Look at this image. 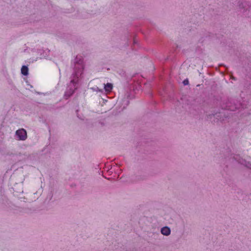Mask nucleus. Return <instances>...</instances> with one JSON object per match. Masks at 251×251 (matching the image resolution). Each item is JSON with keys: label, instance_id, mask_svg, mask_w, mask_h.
<instances>
[{"label": "nucleus", "instance_id": "0eeeda50", "mask_svg": "<svg viewBox=\"0 0 251 251\" xmlns=\"http://www.w3.org/2000/svg\"><path fill=\"white\" fill-rule=\"evenodd\" d=\"M71 82H72V83H75V79H74L72 80H71Z\"/></svg>", "mask_w": 251, "mask_h": 251}, {"label": "nucleus", "instance_id": "f257e3e1", "mask_svg": "<svg viewBox=\"0 0 251 251\" xmlns=\"http://www.w3.org/2000/svg\"><path fill=\"white\" fill-rule=\"evenodd\" d=\"M16 134L21 140H25L27 138L26 131L23 128L17 130Z\"/></svg>", "mask_w": 251, "mask_h": 251}, {"label": "nucleus", "instance_id": "39448f33", "mask_svg": "<svg viewBox=\"0 0 251 251\" xmlns=\"http://www.w3.org/2000/svg\"><path fill=\"white\" fill-rule=\"evenodd\" d=\"M82 74V70H80L79 71H78L75 74V76L77 78H78L79 76H80Z\"/></svg>", "mask_w": 251, "mask_h": 251}, {"label": "nucleus", "instance_id": "20e7f679", "mask_svg": "<svg viewBox=\"0 0 251 251\" xmlns=\"http://www.w3.org/2000/svg\"><path fill=\"white\" fill-rule=\"evenodd\" d=\"M28 68L25 66H23L21 69V73L23 75H26L28 74Z\"/></svg>", "mask_w": 251, "mask_h": 251}, {"label": "nucleus", "instance_id": "423d86ee", "mask_svg": "<svg viewBox=\"0 0 251 251\" xmlns=\"http://www.w3.org/2000/svg\"><path fill=\"white\" fill-rule=\"evenodd\" d=\"M188 82H189V81H188V80H187V79H186V80H184L183 81V84H184V85H187V84H188Z\"/></svg>", "mask_w": 251, "mask_h": 251}, {"label": "nucleus", "instance_id": "f03ea898", "mask_svg": "<svg viewBox=\"0 0 251 251\" xmlns=\"http://www.w3.org/2000/svg\"><path fill=\"white\" fill-rule=\"evenodd\" d=\"M161 233L164 235H168L170 234V229L167 226L163 227L161 230Z\"/></svg>", "mask_w": 251, "mask_h": 251}, {"label": "nucleus", "instance_id": "7ed1b4c3", "mask_svg": "<svg viewBox=\"0 0 251 251\" xmlns=\"http://www.w3.org/2000/svg\"><path fill=\"white\" fill-rule=\"evenodd\" d=\"M113 84L110 83H107L106 84H104V90L107 92H111L113 89Z\"/></svg>", "mask_w": 251, "mask_h": 251}]
</instances>
